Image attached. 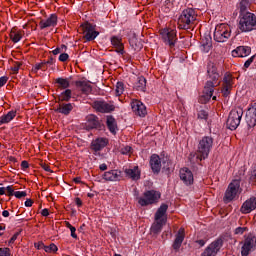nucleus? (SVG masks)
Listing matches in <instances>:
<instances>
[{
  "label": "nucleus",
  "mask_w": 256,
  "mask_h": 256,
  "mask_svg": "<svg viewBox=\"0 0 256 256\" xmlns=\"http://www.w3.org/2000/svg\"><path fill=\"white\" fill-rule=\"evenodd\" d=\"M207 73L210 80H208L204 86L203 94L200 98L201 103H207L210 101L211 97H213V91H215V87H219L221 83V81H219L221 76L219 75L217 66H215V64H208Z\"/></svg>",
  "instance_id": "1"
},
{
  "label": "nucleus",
  "mask_w": 256,
  "mask_h": 256,
  "mask_svg": "<svg viewBox=\"0 0 256 256\" xmlns=\"http://www.w3.org/2000/svg\"><path fill=\"white\" fill-rule=\"evenodd\" d=\"M238 29L241 33L256 31V15L252 12H242L238 17Z\"/></svg>",
  "instance_id": "2"
},
{
  "label": "nucleus",
  "mask_w": 256,
  "mask_h": 256,
  "mask_svg": "<svg viewBox=\"0 0 256 256\" xmlns=\"http://www.w3.org/2000/svg\"><path fill=\"white\" fill-rule=\"evenodd\" d=\"M197 21V13L193 8H187L182 11L178 18V28L179 29H191Z\"/></svg>",
  "instance_id": "3"
},
{
  "label": "nucleus",
  "mask_w": 256,
  "mask_h": 256,
  "mask_svg": "<svg viewBox=\"0 0 256 256\" xmlns=\"http://www.w3.org/2000/svg\"><path fill=\"white\" fill-rule=\"evenodd\" d=\"M242 191L243 189H241V180H233L225 191L223 198L224 202L231 203V201H235V199L239 198V195H241Z\"/></svg>",
  "instance_id": "4"
},
{
  "label": "nucleus",
  "mask_w": 256,
  "mask_h": 256,
  "mask_svg": "<svg viewBox=\"0 0 256 256\" xmlns=\"http://www.w3.org/2000/svg\"><path fill=\"white\" fill-rule=\"evenodd\" d=\"M167 209H169V206L167 204H162L158 208L155 214L156 223L152 225L153 233H159L161 229H163V225L167 223Z\"/></svg>",
  "instance_id": "5"
},
{
  "label": "nucleus",
  "mask_w": 256,
  "mask_h": 256,
  "mask_svg": "<svg viewBox=\"0 0 256 256\" xmlns=\"http://www.w3.org/2000/svg\"><path fill=\"white\" fill-rule=\"evenodd\" d=\"M211 149H213V138L209 136L203 137L198 144L197 159L199 161L207 159L209 153H211Z\"/></svg>",
  "instance_id": "6"
},
{
  "label": "nucleus",
  "mask_w": 256,
  "mask_h": 256,
  "mask_svg": "<svg viewBox=\"0 0 256 256\" xmlns=\"http://www.w3.org/2000/svg\"><path fill=\"white\" fill-rule=\"evenodd\" d=\"M243 118V108L236 107L229 113L227 119V127L230 131H235L239 125H241V119Z\"/></svg>",
  "instance_id": "7"
},
{
  "label": "nucleus",
  "mask_w": 256,
  "mask_h": 256,
  "mask_svg": "<svg viewBox=\"0 0 256 256\" xmlns=\"http://www.w3.org/2000/svg\"><path fill=\"white\" fill-rule=\"evenodd\" d=\"M231 37V26L229 24H219L214 31V41L225 43Z\"/></svg>",
  "instance_id": "8"
},
{
  "label": "nucleus",
  "mask_w": 256,
  "mask_h": 256,
  "mask_svg": "<svg viewBox=\"0 0 256 256\" xmlns=\"http://www.w3.org/2000/svg\"><path fill=\"white\" fill-rule=\"evenodd\" d=\"M161 198V193L155 190H148L144 192L143 197L138 198V203L141 207H147V205H153L157 203Z\"/></svg>",
  "instance_id": "9"
},
{
  "label": "nucleus",
  "mask_w": 256,
  "mask_h": 256,
  "mask_svg": "<svg viewBox=\"0 0 256 256\" xmlns=\"http://www.w3.org/2000/svg\"><path fill=\"white\" fill-rule=\"evenodd\" d=\"M241 256H249L251 251H255L256 248V236L254 234H248L244 236V240L241 242Z\"/></svg>",
  "instance_id": "10"
},
{
  "label": "nucleus",
  "mask_w": 256,
  "mask_h": 256,
  "mask_svg": "<svg viewBox=\"0 0 256 256\" xmlns=\"http://www.w3.org/2000/svg\"><path fill=\"white\" fill-rule=\"evenodd\" d=\"M160 35L164 43H167L170 47L175 46V43H177V30L175 28L161 29Z\"/></svg>",
  "instance_id": "11"
},
{
  "label": "nucleus",
  "mask_w": 256,
  "mask_h": 256,
  "mask_svg": "<svg viewBox=\"0 0 256 256\" xmlns=\"http://www.w3.org/2000/svg\"><path fill=\"white\" fill-rule=\"evenodd\" d=\"M80 29L86 41H93L99 35V32L95 31V25L89 22L82 24Z\"/></svg>",
  "instance_id": "12"
},
{
  "label": "nucleus",
  "mask_w": 256,
  "mask_h": 256,
  "mask_svg": "<svg viewBox=\"0 0 256 256\" xmlns=\"http://www.w3.org/2000/svg\"><path fill=\"white\" fill-rule=\"evenodd\" d=\"M233 85H235V78L230 73H226L223 78L221 90L223 97H229L231 95Z\"/></svg>",
  "instance_id": "13"
},
{
  "label": "nucleus",
  "mask_w": 256,
  "mask_h": 256,
  "mask_svg": "<svg viewBox=\"0 0 256 256\" xmlns=\"http://www.w3.org/2000/svg\"><path fill=\"white\" fill-rule=\"evenodd\" d=\"M223 247V240H216L212 242L202 253V256H215L219 253V250Z\"/></svg>",
  "instance_id": "14"
},
{
  "label": "nucleus",
  "mask_w": 256,
  "mask_h": 256,
  "mask_svg": "<svg viewBox=\"0 0 256 256\" xmlns=\"http://www.w3.org/2000/svg\"><path fill=\"white\" fill-rule=\"evenodd\" d=\"M93 108L99 113H111V111H115V106L113 104L101 100L95 101L93 103Z\"/></svg>",
  "instance_id": "15"
},
{
  "label": "nucleus",
  "mask_w": 256,
  "mask_h": 256,
  "mask_svg": "<svg viewBox=\"0 0 256 256\" xmlns=\"http://www.w3.org/2000/svg\"><path fill=\"white\" fill-rule=\"evenodd\" d=\"M246 123L248 127L256 125V102L252 103L246 112Z\"/></svg>",
  "instance_id": "16"
},
{
  "label": "nucleus",
  "mask_w": 256,
  "mask_h": 256,
  "mask_svg": "<svg viewBox=\"0 0 256 256\" xmlns=\"http://www.w3.org/2000/svg\"><path fill=\"white\" fill-rule=\"evenodd\" d=\"M255 210H256V198L255 197H251V198L247 199L240 207V212L242 213V215H247Z\"/></svg>",
  "instance_id": "17"
},
{
  "label": "nucleus",
  "mask_w": 256,
  "mask_h": 256,
  "mask_svg": "<svg viewBox=\"0 0 256 256\" xmlns=\"http://www.w3.org/2000/svg\"><path fill=\"white\" fill-rule=\"evenodd\" d=\"M132 111L139 115V117H145L147 115V107L144 106L143 102L139 100H132L131 102Z\"/></svg>",
  "instance_id": "18"
},
{
  "label": "nucleus",
  "mask_w": 256,
  "mask_h": 256,
  "mask_svg": "<svg viewBox=\"0 0 256 256\" xmlns=\"http://www.w3.org/2000/svg\"><path fill=\"white\" fill-rule=\"evenodd\" d=\"M183 241H185V228H180L175 235V239L172 244L173 250L179 251V249H181V245H183Z\"/></svg>",
  "instance_id": "19"
},
{
  "label": "nucleus",
  "mask_w": 256,
  "mask_h": 256,
  "mask_svg": "<svg viewBox=\"0 0 256 256\" xmlns=\"http://www.w3.org/2000/svg\"><path fill=\"white\" fill-rule=\"evenodd\" d=\"M180 179L185 185H193L194 177L193 172L188 168L180 169Z\"/></svg>",
  "instance_id": "20"
},
{
  "label": "nucleus",
  "mask_w": 256,
  "mask_h": 256,
  "mask_svg": "<svg viewBox=\"0 0 256 256\" xmlns=\"http://www.w3.org/2000/svg\"><path fill=\"white\" fill-rule=\"evenodd\" d=\"M124 173L128 179H132V181H139L141 179V170H139V166H134L133 168H126Z\"/></svg>",
  "instance_id": "21"
},
{
  "label": "nucleus",
  "mask_w": 256,
  "mask_h": 256,
  "mask_svg": "<svg viewBox=\"0 0 256 256\" xmlns=\"http://www.w3.org/2000/svg\"><path fill=\"white\" fill-rule=\"evenodd\" d=\"M108 143H109V140H107V138H97L92 141L91 149L92 151H95V153H97V151H101L102 149H105Z\"/></svg>",
  "instance_id": "22"
},
{
  "label": "nucleus",
  "mask_w": 256,
  "mask_h": 256,
  "mask_svg": "<svg viewBox=\"0 0 256 256\" xmlns=\"http://www.w3.org/2000/svg\"><path fill=\"white\" fill-rule=\"evenodd\" d=\"M251 55V47L238 46L232 51V57H249Z\"/></svg>",
  "instance_id": "23"
},
{
  "label": "nucleus",
  "mask_w": 256,
  "mask_h": 256,
  "mask_svg": "<svg viewBox=\"0 0 256 256\" xmlns=\"http://www.w3.org/2000/svg\"><path fill=\"white\" fill-rule=\"evenodd\" d=\"M104 181H121V171L110 170L103 174Z\"/></svg>",
  "instance_id": "24"
},
{
  "label": "nucleus",
  "mask_w": 256,
  "mask_h": 256,
  "mask_svg": "<svg viewBox=\"0 0 256 256\" xmlns=\"http://www.w3.org/2000/svg\"><path fill=\"white\" fill-rule=\"evenodd\" d=\"M150 167L153 173H159L161 171V158L157 154H153L150 157Z\"/></svg>",
  "instance_id": "25"
},
{
  "label": "nucleus",
  "mask_w": 256,
  "mask_h": 256,
  "mask_svg": "<svg viewBox=\"0 0 256 256\" xmlns=\"http://www.w3.org/2000/svg\"><path fill=\"white\" fill-rule=\"evenodd\" d=\"M40 29H47V27H55L57 25V15L51 14L50 17L46 20H41Z\"/></svg>",
  "instance_id": "26"
},
{
  "label": "nucleus",
  "mask_w": 256,
  "mask_h": 256,
  "mask_svg": "<svg viewBox=\"0 0 256 256\" xmlns=\"http://www.w3.org/2000/svg\"><path fill=\"white\" fill-rule=\"evenodd\" d=\"M110 41L111 45L115 47L117 53H121V55H123V51L125 49V47L123 46V39L119 36H112Z\"/></svg>",
  "instance_id": "27"
},
{
  "label": "nucleus",
  "mask_w": 256,
  "mask_h": 256,
  "mask_svg": "<svg viewBox=\"0 0 256 256\" xmlns=\"http://www.w3.org/2000/svg\"><path fill=\"white\" fill-rule=\"evenodd\" d=\"M15 117H17V111L15 110H11L7 114L0 116V127L1 125H7V123H11Z\"/></svg>",
  "instance_id": "28"
},
{
  "label": "nucleus",
  "mask_w": 256,
  "mask_h": 256,
  "mask_svg": "<svg viewBox=\"0 0 256 256\" xmlns=\"http://www.w3.org/2000/svg\"><path fill=\"white\" fill-rule=\"evenodd\" d=\"M99 126V120L97 116L90 114L86 118V127L87 129H97Z\"/></svg>",
  "instance_id": "29"
},
{
  "label": "nucleus",
  "mask_w": 256,
  "mask_h": 256,
  "mask_svg": "<svg viewBox=\"0 0 256 256\" xmlns=\"http://www.w3.org/2000/svg\"><path fill=\"white\" fill-rule=\"evenodd\" d=\"M12 43H19L23 39V31L17 30V28H12L9 34Z\"/></svg>",
  "instance_id": "30"
},
{
  "label": "nucleus",
  "mask_w": 256,
  "mask_h": 256,
  "mask_svg": "<svg viewBox=\"0 0 256 256\" xmlns=\"http://www.w3.org/2000/svg\"><path fill=\"white\" fill-rule=\"evenodd\" d=\"M71 111H73V104H71V103L59 104V106L56 109V113H61L62 115H69V113H71Z\"/></svg>",
  "instance_id": "31"
},
{
  "label": "nucleus",
  "mask_w": 256,
  "mask_h": 256,
  "mask_svg": "<svg viewBox=\"0 0 256 256\" xmlns=\"http://www.w3.org/2000/svg\"><path fill=\"white\" fill-rule=\"evenodd\" d=\"M106 125L110 133H112L113 135L117 133V121L115 120V118H113V116H107Z\"/></svg>",
  "instance_id": "32"
},
{
  "label": "nucleus",
  "mask_w": 256,
  "mask_h": 256,
  "mask_svg": "<svg viewBox=\"0 0 256 256\" xmlns=\"http://www.w3.org/2000/svg\"><path fill=\"white\" fill-rule=\"evenodd\" d=\"M76 87H80L82 93H91V84L85 80L77 81Z\"/></svg>",
  "instance_id": "33"
},
{
  "label": "nucleus",
  "mask_w": 256,
  "mask_h": 256,
  "mask_svg": "<svg viewBox=\"0 0 256 256\" xmlns=\"http://www.w3.org/2000/svg\"><path fill=\"white\" fill-rule=\"evenodd\" d=\"M249 7H251V0H241L238 5L239 13H248Z\"/></svg>",
  "instance_id": "34"
},
{
  "label": "nucleus",
  "mask_w": 256,
  "mask_h": 256,
  "mask_svg": "<svg viewBox=\"0 0 256 256\" xmlns=\"http://www.w3.org/2000/svg\"><path fill=\"white\" fill-rule=\"evenodd\" d=\"M135 87L137 91H145L147 87V79L143 76L139 77Z\"/></svg>",
  "instance_id": "35"
},
{
  "label": "nucleus",
  "mask_w": 256,
  "mask_h": 256,
  "mask_svg": "<svg viewBox=\"0 0 256 256\" xmlns=\"http://www.w3.org/2000/svg\"><path fill=\"white\" fill-rule=\"evenodd\" d=\"M55 83L58 85V89H68L69 87V79L67 78H57Z\"/></svg>",
  "instance_id": "36"
},
{
  "label": "nucleus",
  "mask_w": 256,
  "mask_h": 256,
  "mask_svg": "<svg viewBox=\"0 0 256 256\" xmlns=\"http://www.w3.org/2000/svg\"><path fill=\"white\" fill-rule=\"evenodd\" d=\"M71 95H72L71 89H66L59 95V101H70Z\"/></svg>",
  "instance_id": "37"
},
{
  "label": "nucleus",
  "mask_w": 256,
  "mask_h": 256,
  "mask_svg": "<svg viewBox=\"0 0 256 256\" xmlns=\"http://www.w3.org/2000/svg\"><path fill=\"white\" fill-rule=\"evenodd\" d=\"M200 49L202 53H209V51L213 49V44L211 43V41H206L202 43V45L200 46Z\"/></svg>",
  "instance_id": "38"
},
{
  "label": "nucleus",
  "mask_w": 256,
  "mask_h": 256,
  "mask_svg": "<svg viewBox=\"0 0 256 256\" xmlns=\"http://www.w3.org/2000/svg\"><path fill=\"white\" fill-rule=\"evenodd\" d=\"M124 92H125V84H123V82H118L116 84V89H115L116 96L120 97V95H123Z\"/></svg>",
  "instance_id": "39"
},
{
  "label": "nucleus",
  "mask_w": 256,
  "mask_h": 256,
  "mask_svg": "<svg viewBox=\"0 0 256 256\" xmlns=\"http://www.w3.org/2000/svg\"><path fill=\"white\" fill-rule=\"evenodd\" d=\"M44 251L46 252V253H57V251H58V248H57V245H55V244H50L49 246H45L44 247Z\"/></svg>",
  "instance_id": "40"
},
{
  "label": "nucleus",
  "mask_w": 256,
  "mask_h": 256,
  "mask_svg": "<svg viewBox=\"0 0 256 256\" xmlns=\"http://www.w3.org/2000/svg\"><path fill=\"white\" fill-rule=\"evenodd\" d=\"M46 64H47V62H41V63L35 64L32 67V72L37 73V71H40V69H43V67H45Z\"/></svg>",
  "instance_id": "41"
},
{
  "label": "nucleus",
  "mask_w": 256,
  "mask_h": 256,
  "mask_svg": "<svg viewBox=\"0 0 256 256\" xmlns=\"http://www.w3.org/2000/svg\"><path fill=\"white\" fill-rule=\"evenodd\" d=\"M209 117V114L205 110L198 111V119L207 121V118Z\"/></svg>",
  "instance_id": "42"
},
{
  "label": "nucleus",
  "mask_w": 256,
  "mask_h": 256,
  "mask_svg": "<svg viewBox=\"0 0 256 256\" xmlns=\"http://www.w3.org/2000/svg\"><path fill=\"white\" fill-rule=\"evenodd\" d=\"M6 195L8 197H13V195H15V188H13V185L6 187Z\"/></svg>",
  "instance_id": "43"
},
{
  "label": "nucleus",
  "mask_w": 256,
  "mask_h": 256,
  "mask_svg": "<svg viewBox=\"0 0 256 256\" xmlns=\"http://www.w3.org/2000/svg\"><path fill=\"white\" fill-rule=\"evenodd\" d=\"M14 197H16V199H23V197H27V192L26 191H16L14 193Z\"/></svg>",
  "instance_id": "44"
},
{
  "label": "nucleus",
  "mask_w": 256,
  "mask_h": 256,
  "mask_svg": "<svg viewBox=\"0 0 256 256\" xmlns=\"http://www.w3.org/2000/svg\"><path fill=\"white\" fill-rule=\"evenodd\" d=\"M0 256H11V249L0 248Z\"/></svg>",
  "instance_id": "45"
},
{
  "label": "nucleus",
  "mask_w": 256,
  "mask_h": 256,
  "mask_svg": "<svg viewBox=\"0 0 256 256\" xmlns=\"http://www.w3.org/2000/svg\"><path fill=\"white\" fill-rule=\"evenodd\" d=\"M246 231H249L247 227H238L235 229V235H243Z\"/></svg>",
  "instance_id": "46"
},
{
  "label": "nucleus",
  "mask_w": 256,
  "mask_h": 256,
  "mask_svg": "<svg viewBox=\"0 0 256 256\" xmlns=\"http://www.w3.org/2000/svg\"><path fill=\"white\" fill-rule=\"evenodd\" d=\"M132 150L133 148H131V146H124L123 148H121V153L122 155H129Z\"/></svg>",
  "instance_id": "47"
},
{
  "label": "nucleus",
  "mask_w": 256,
  "mask_h": 256,
  "mask_svg": "<svg viewBox=\"0 0 256 256\" xmlns=\"http://www.w3.org/2000/svg\"><path fill=\"white\" fill-rule=\"evenodd\" d=\"M19 237V232H16L11 239L8 242V246L11 247L15 241H17V238Z\"/></svg>",
  "instance_id": "48"
},
{
  "label": "nucleus",
  "mask_w": 256,
  "mask_h": 256,
  "mask_svg": "<svg viewBox=\"0 0 256 256\" xmlns=\"http://www.w3.org/2000/svg\"><path fill=\"white\" fill-rule=\"evenodd\" d=\"M130 45L134 47V49H141V46L137 45V38L130 39Z\"/></svg>",
  "instance_id": "49"
},
{
  "label": "nucleus",
  "mask_w": 256,
  "mask_h": 256,
  "mask_svg": "<svg viewBox=\"0 0 256 256\" xmlns=\"http://www.w3.org/2000/svg\"><path fill=\"white\" fill-rule=\"evenodd\" d=\"M69 59V54L67 53H62L59 56V61H61L62 63H65V61H67Z\"/></svg>",
  "instance_id": "50"
},
{
  "label": "nucleus",
  "mask_w": 256,
  "mask_h": 256,
  "mask_svg": "<svg viewBox=\"0 0 256 256\" xmlns=\"http://www.w3.org/2000/svg\"><path fill=\"white\" fill-rule=\"evenodd\" d=\"M253 59H255V56L250 57L245 63H244V67L246 69H249V67H251V63H253Z\"/></svg>",
  "instance_id": "51"
},
{
  "label": "nucleus",
  "mask_w": 256,
  "mask_h": 256,
  "mask_svg": "<svg viewBox=\"0 0 256 256\" xmlns=\"http://www.w3.org/2000/svg\"><path fill=\"white\" fill-rule=\"evenodd\" d=\"M34 247L38 250L45 249V244L43 242H36L34 243Z\"/></svg>",
  "instance_id": "52"
},
{
  "label": "nucleus",
  "mask_w": 256,
  "mask_h": 256,
  "mask_svg": "<svg viewBox=\"0 0 256 256\" xmlns=\"http://www.w3.org/2000/svg\"><path fill=\"white\" fill-rule=\"evenodd\" d=\"M76 231H77V228H75L74 226L70 228L71 237H73V239H77V233H75Z\"/></svg>",
  "instance_id": "53"
},
{
  "label": "nucleus",
  "mask_w": 256,
  "mask_h": 256,
  "mask_svg": "<svg viewBox=\"0 0 256 256\" xmlns=\"http://www.w3.org/2000/svg\"><path fill=\"white\" fill-rule=\"evenodd\" d=\"M20 67H21V64H20V63H16V64L12 67L13 73H19Z\"/></svg>",
  "instance_id": "54"
},
{
  "label": "nucleus",
  "mask_w": 256,
  "mask_h": 256,
  "mask_svg": "<svg viewBox=\"0 0 256 256\" xmlns=\"http://www.w3.org/2000/svg\"><path fill=\"white\" fill-rule=\"evenodd\" d=\"M6 84H7V77L5 76L0 77V87H3Z\"/></svg>",
  "instance_id": "55"
},
{
  "label": "nucleus",
  "mask_w": 256,
  "mask_h": 256,
  "mask_svg": "<svg viewBox=\"0 0 256 256\" xmlns=\"http://www.w3.org/2000/svg\"><path fill=\"white\" fill-rule=\"evenodd\" d=\"M41 215H42V217H49V209L44 208V209L41 211Z\"/></svg>",
  "instance_id": "56"
},
{
  "label": "nucleus",
  "mask_w": 256,
  "mask_h": 256,
  "mask_svg": "<svg viewBox=\"0 0 256 256\" xmlns=\"http://www.w3.org/2000/svg\"><path fill=\"white\" fill-rule=\"evenodd\" d=\"M25 207H33V200L27 199L25 201Z\"/></svg>",
  "instance_id": "57"
},
{
  "label": "nucleus",
  "mask_w": 256,
  "mask_h": 256,
  "mask_svg": "<svg viewBox=\"0 0 256 256\" xmlns=\"http://www.w3.org/2000/svg\"><path fill=\"white\" fill-rule=\"evenodd\" d=\"M21 167H22V169H29V162L22 161L21 162Z\"/></svg>",
  "instance_id": "58"
},
{
  "label": "nucleus",
  "mask_w": 256,
  "mask_h": 256,
  "mask_svg": "<svg viewBox=\"0 0 256 256\" xmlns=\"http://www.w3.org/2000/svg\"><path fill=\"white\" fill-rule=\"evenodd\" d=\"M100 171H107V164L103 163L99 166Z\"/></svg>",
  "instance_id": "59"
},
{
  "label": "nucleus",
  "mask_w": 256,
  "mask_h": 256,
  "mask_svg": "<svg viewBox=\"0 0 256 256\" xmlns=\"http://www.w3.org/2000/svg\"><path fill=\"white\" fill-rule=\"evenodd\" d=\"M7 187H0V195H6Z\"/></svg>",
  "instance_id": "60"
},
{
  "label": "nucleus",
  "mask_w": 256,
  "mask_h": 256,
  "mask_svg": "<svg viewBox=\"0 0 256 256\" xmlns=\"http://www.w3.org/2000/svg\"><path fill=\"white\" fill-rule=\"evenodd\" d=\"M75 203L78 207H81V205H83V201H81V198H76Z\"/></svg>",
  "instance_id": "61"
},
{
  "label": "nucleus",
  "mask_w": 256,
  "mask_h": 256,
  "mask_svg": "<svg viewBox=\"0 0 256 256\" xmlns=\"http://www.w3.org/2000/svg\"><path fill=\"white\" fill-rule=\"evenodd\" d=\"M53 55H59L61 53V48H56L52 51Z\"/></svg>",
  "instance_id": "62"
},
{
  "label": "nucleus",
  "mask_w": 256,
  "mask_h": 256,
  "mask_svg": "<svg viewBox=\"0 0 256 256\" xmlns=\"http://www.w3.org/2000/svg\"><path fill=\"white\" fill-rule=\"evenodd\" d=\"M73 181H74V183H76V184H81V183H83V182L81 181V177H76V178L73 179Z\"/></svg>",
  "instance_id": "63"
},
{
  "label": "nucleus",
  "mask_w": 256,
  "mask_h": 256,
  "mask_svg": "<svg viewBox=\"0 0 256 256\" xmlns=\"http://www.w3.org/2000/svg\"><path fill=\"white\" fill-rule=\"evenodd\" d=\"M196 243L198 245H200V247H204L206 242H205V240H198V241H196Z\"/></svg>",
  "instance_id": "64"
}]
</instances>
